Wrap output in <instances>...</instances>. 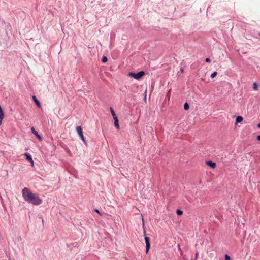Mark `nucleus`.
I'll use <instances>...</instances> for the list:
<instances>
[{
    "instance_id": "f257e3e1",
    "label": "nucleus",
    "mask_w": 260,
    "mask_h": 260,
    "mask_svg": "<svg viewBox=\"0 0 260 260\" xmlns=\"http://www.w3.org/2000/svg\"><path fill=\"white\" fill-rule=\"evenodd\" d=\"M22 194L24 200L28 203L34 205H39L42 203V201L39 196L31 192L30 189L27 187L22 189Z\"/></svg>"
},
{
    "instance_id": "f03ea898",
    "label": "nucleus",
    "mask_w": 260,
    "mask_h": 260,
    "mask_svg": "<svg viewBox=\"0 0 260 260\" xmlns=\"http://www.w3.org/2000/svg\"><path fill=\"white\" fill-rule=\"evenodd\" d=\"M145 74L144 72L143 71H140L139 72H138L137 73H133V72H129L128 73V75L133 78H134L135 79H136L137 80L140 79L142 76H143Z\"/></svg>"
},
{
    "instance_id": "7ed1b4c3",
    "label": "nucleus",
    "mask_w": 260,
    "mask_h": 260,
    "mask_svg": "<svg viewBox=\"0 0 260 260\" xmlns=\"http://www.w3.org/2000/svg\"><path fill=\"white\" fill-rule=\"evenodd\" d=\"M76 131L77 133L78 134L79 136H80V138L82 140V141L84 142V143L87 145V143L85 141V139L84 138V137L83 134L82 129L81 126H78L76 127Z\"/></svg>"
},
{
    "instance_id": "20e7f679",
    "label": "nucleus",
    "mask_w": 260,
    "mask_h": 260,
    "mask_svg": "<svg viewBox=\"0 0 260 260\" xmlns=\"http://www.w3.org/2000/svg\"><path fill=\"white\" fill-rule=\"evenodd\" d=\"M145 241L146 245V253H148L150 248V238L148 237H145Z\"/></svg>"
},
{
    "instance_id": "39448f33",
    "label": "nucleus",
    "mask_w": 260,
    "mask_h": 260,
    "mask_svg": "<svg viewBox=\"0 0 260 260\" xmlns=\"http://www.w3.org/2000/svg\"><path fill=\"white\" fill-rule=\"evenodd\" d=\"M31 132L32 133L36 136V137L39 139V140H41V137L40 135L38 134V132L35 130V129L34 128V127H31Z\"/></svg>"
},
{
    "instance_id": "423d86ee",
    "label": "nucleus",
    "mask_w": 260,
    "mask_h": 260,
    "mask_svg": "<svg viewBox=\"0 0 260 260\" xmlns=\"http://www.w3.org/2000/svg\"><path fill=\"white\" fill-rule=\"evenodd\" d=\"M32 99L34 101V102L36 103V104L37 105V106L39 107V108H41V105L40 103V102L39 101V100L37 99V98L36 97V96L34 95L32 96Z\"/></svg>"
},
{
    "instance_id": "0eeeda50",
    "label": "nucleus",
    "mask_w": 260,
    "mask_h": 260,
    "mask_svg": "<svg viewBox=\"0 0 260 260\" xmlns=\"http://www.w3.org/2000/svg\"><path fill=\"white\" fill-rule=\"evenodd\" d=\"M207 164L212 167V168H214L216 167V164L211 161H208L207 162Z\"/></svg>"
},
{
    "instance_id": "6e6552de",
    "label": "nucleus",
    "mask_w": 260,
    "mask_h": 260,
    "mask_svg": "<svg viewBox=\"0 0 260 260\" xmlns=\"http://www.w3.org/2000/svg\"><path fill=\"white\" fill-rule=\"evenodd\" d=\"M114 125H115V126L117 128V129H119V123H118V117L117 118H116L115 119H114Z\"/></svg>"
},
{
    "instance_id": "1a4fd4ad",
    "label": "nucleus",
    "mask_w": 260,
    "mask_h": 260,
    "mask_svg": "<svg viewBox=\"0 0 260 260\" xmlns=\"http://www.w3.org/2000/svg\"><path fill=\"white\" fill-rule=\"evenodd\" d=\"M24 155L26 156V159L29 162L32 159L31 155L29 154L26 153L24 154Z\"/></svg>"
},
{
    "instance_id": "9d476101",
    "label": "nucleus",
    "mask_w": 260,
    "mask_h": 260,
    "mask_svg": "<svg viewBox=\"0 0 260 260\" xmlns=\"http://www.w3.org/2000/svg\"><path fill=\"white\" fill-rule=\"evenodd\" d=\"M110 111H111V113L112 114V115L113 117V119H115L116 118H117L113 109L112 108V107H110Z\"/></svg>"
},
{
    "instance_id": "9b49d317",
    "label": "nucleus",
    "mask_w": 260,
    "mask_h": 260,
    "mask_svg": "<svg viewBox=\"0 0 260 260\" xmlns=\"http://www.w3.org/2000/svg\"><path fill=\"white\" fill-rule=\"evenodd\" d=\"M243 118L242 116H238L237 117L236 119V123H239V122H241V121H242Z\"/></svg>"
},
{
    "instance_id": "f8f14e48",
    "label": "nucleus",
    "mask_w": 260,
    "mask_h": 260,
    "mask_svg": "<svg viewBox=\"0 0 260 260\" xmlns=\"http://www.w3.org/2000/svg\"><path fill=\"white\" fill-rule=\"evenodd\" d=\"M4 117V114L3 110L2 111H0V125L2 124V120Z\"/></svg>"
},
{
    "instance_id": "ddd939ff",
    "label": "nucleus",
    "mask_w": 260,
    "mask_h": 260,
    "mask_svg": "<svg viewBox=\"0 0 260 260\" xmlns=\"http://www.w3.org/2000/svg\"><path fill=\"white\" fill-rule=\"evenodd\" d=\"M189 108V106L187 103H185L184 105V109L185 110H187Z\"/></svg>"
},
{
    "instance_id": "4468645a",
    "label": "nucleus",
    "mask_w": 260,
    "mask_h": 260,
    "mask_svg": "<svg viewBox=\"0 0 260 260\" xmlns=\"http://www.w3.org/2000/svg\"><path fill=\"white\" fill-rule=\"evenodd\" d=\"M253 88L254 90H257L258 89V85L256 83H254L253 84Z\"/></svg>"
},
{
    "instance_id": "2eb2a0df",
    "label": "nucleus",
    "mask_w": 260,
    "mask_h": 260,
    "mask_svg": "<svg viewBox=\"0 0 260 260\" xmlns=\"http://www.w3.org/2000/svg\"><path fill=\"white\" fill-rule=\"evenodd\" d=\"M176 213L178 215H181L183 214V211L181 210L178 209L176 211Z\"/></svg>"
},
{
    "instance_id": "dca6fc26",
    "label": "nucleus",
    "mask_w": 260,
    "mask_h": 260,
    "mask_svg": "<svg viewBox=\"0 0 260 260\" xmlns=\"http://www.w3.org/2000/svg\"><path fill=\"white\" fill-rule=\"evenodd\" d=\"M217 73L216 72H214L211 74L210 77L211 78H214L217 75Z\"/></svg>"
},
{
    "instance_id": "f3484780",
    "label": "nucleus",
    "mask_w": 260,
    "mask_h": 260,
    "mask_svg": "<svg viewBox=\"0 0 260 260\" xmlns=\"http://www.w3.org/2000/svg\"><path fill=\"white\" fill-rule=\"evenodd\" d=\"M107 60H108V59H107V57H106V56H103V58H102V62H107Z\"/></svg>"
},
{
    "instance_id": "a211bd4d",
    "label": "nucleus",
    "mask_w": 260,
    "mask_h": 260,
    "mask_svg": "<svg viewBox=\"0 0 260 260\" xmlns=\"http://www.w3.org/2000/svg\"><path fill=\"white\" fill-rule=\"evenodd\" d=\"M225 260H231V258L228 255L226 254L225 255Z\"/></svg>"
},
{
    "instance_id": "6ab92c4d",
    "label": "nucleus",
    "mask_w": 260,
    "mask_h": 260,
    "mask_svg": "<svg viewBox=\"0 0 260 260\" xmlns=\"http://www.w3.org/2000/svg\"><path fill=\"white\" fill-rule=\"evenodd\" d=\"M94 211H95V212L98 213L99 215H102L101 213L99 211V210L98 209H96L94 210Z\"/></svg>"
},
{
    "instance_id": "aec40b11",
    "label": "nucleus",
    "mask_w": 260,
    "mask_h": 260,
    "mask_svg": "<svg viewBox=\"0 0 260 260\" xmlns=\"http://www.w3.org/2000/svg\"><path fill=\"white\" fill-rule=\"evenodd\" d=\"M206 61L207 62H211V60H210V58H207L206 59Z\"/></svg>"
},
{
    "instance_id": "412c9836",
    "label": "nucleus",
    "mask_w": 260,
    "mask_h": 260,
    "mask_svg": "<svg viewBox=\"0 0 260 260\" xmlns=\"http://www.w3.org/2000/svg\"><path fill=\"white\" fill-rule=\"evenodd\" d=\"M30 162L31 164V166L33 167L34 166V162L33 160L32 159L31 161H30Z\"/></svg>"
},
{
    "instance_id": "4be33fe9",
    "label": "nucleus",
    "mask_w": 260,
    "mask_h": 260,
    "mask_svg": "<svg viewBox=\"0 0 260 260\" xmlns=\"http://www.w3.org/2000/svg\"><path fill=\"white\" fill-rule=\"evenodd\" d=\"M257 139L258 140V141H260V135H258L257 137Z\"/></svg>"
},
{
    "instance_id": "5701e85b",
    "label": "nucleus",
    "mask_w": 260,
    "mask_h": 260,
    "mask_svg": "<svg viewBox=\"0 0 260 260\" xmlns=\"http://www.w3.org/2000/svg\"><path fill=\"white\" fill-rule=\"evenodd\" d=\"M180 71H181V72L182 73H183V69L182 68H180Z\"/></svg>"
},
{
    "instance_id": "b1692460",
    "label": "nucleus",
    "mask_w": 260,
    "mask_h": 260,
    "mask_svg": "<svg viewBox=\"0 0 260 260\" xmlns=\"http://www.w3.org/2000/svg\"><path fill=\"white\" fill-rule=\"evenodd\" d=\"M257 127L260 128V123L257 124Z\"/></svg>"
},
{
    "instance_id": "393cba45",
    "label": "nucleus",
    "mask_w": 260,
    "mask_h": 260,
    "mask_svg": "<svg viewBox=\"0 0 260 260\" xmlns=\"http://www.w3.org/2000/svg\"><path fill=\"white\" fill-rule=\"evenodd\" d=\"M142 221H143V223L144 224V219L143 218H142Z\"/></svg>"
},
{
    "instance_id": "a878e982",
    "label": "nucleus",
    "mask_w": 260,
    "mask_h": 260,
    "mask_svg": "<svg viewBox=\"0 0 260 260\" xmlns=\"http://www.w3.org/2000/svg\"><path fill=\"white\" fill-rule=\"evenodd\" d=\"M259 36H260V34H259Z\"/></svg>"
}]
</instances>
